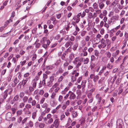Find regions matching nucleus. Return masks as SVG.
<instances>
[{
  "label": "nucleus",
  "instance_id": "1",
  "mask_svg": "<svg viewBox=\"0 0 128 128\" xmlns=\"http://www.w3.org/2000/svg\"><path fill=\"white\" fill-rule=\"evenodd\" d=\"M43 42L42 43L44 44H43L42 46L45 48H46L48 46L50 43V41L49 40H47V38L45 37H43L42 38Z\"/></svg>",
  "mask_w": 128,
  "mask_h": 128
},
{
  "label": "nucleus",
  "instance_id": "2",
  "mask_svg": "<svg viewBox=\"0 0 128 128\" xmlns=\"http://www.w3.org/2000/svg\"><path fill=\"white\" fill-rule=\"evenodd\" d=\"M68 93L70 94L69 99L70 100L74 99L76 98V95L71 91H69Z\"/></svg>",
  "mask_w": 128,
  "mask_h": 128
},
{
  "label": "nucleus",
  "instance_id": "3",
  "mask_svg": "<svg viewBox=\"0 0 128 128\" xmlns=\"http://www.w3.org/2000/svg\"><path fill=\"white\" fill-rule=\"evenodd\" d=\"M12 114L10 112H8L6 116V119L8 120H10L12 117Z\"/></svg>",
  "mask_w": 128,
  "mask_h": 128
},
{
  "label": "nucleus",
  "instance_id": "4",
  "mask_svg": "<svg viewBox=\"0 0 128 128\" xmlns=\"http://www.w3.org/2000/svg\"><path fill=\"white\" fill-rule=\"evenodd\" d=\"M100 42L102 46V48H104L106 47V41L103 38H102Z\"/></svg>",
  "mask_w": 128,
  "mask_h": 128
},
{
  "label": "nucleus",
  "instance_id": "5",
  "mask_svg": "<svg viewBox=\"0 0 128 128\" xmlns=\"http://www.w3.org/2000/svg\"><path fill=\"white\" fill-rule=\"evenodd\" d=\"M38 79V76H36L35 78L33 80L34 81V83L32 84V86L33 87H35L36 86V81Z\"/></svg>",
  "mask_w": 128,
  "mask_h": 128
},
{
  "label": "nucleus",
  "instance_id": "6",
  "mask_svg": "<svg viewBox=\"0 0 128 128\" xmlns=\"http://www.w3.org/2000/svg\"><path fill=\"white\" fill-rule=\"evenodd\" d=\"M54 124L55 128H57L59 124V123L57 119L54 122Z\"/></svg>",
  "mask_w": 128,
  "mask_h": 128
},
{
  "label": "nucleus",
  "instance_id": "7",
  "mask_svg": "<svg viewBox=\"0 0 128 128\" xmlns=\"http://www.w3.org/2000/svg\"><path fill=\"white\" fill-rule=\"evenodd\" d=\"M124 120L125 123L128 125V114L126 115L125 116Z\"/></svg>",
  "mask_w": 128,
  "mask_h": 128
},
{
  "label": "nucleus",
  "instance_id": "8",
  "mask_svg": "<svg viewBox=\"0 0 128 128\" xmlns=\"http://www.w3.org/2000/svg\"><path fill=\"white\" fill-rule=\"evenodd\" d=\"M19 82V80L18 79L17 77H15L14 80V82L15 86H16L17 84Z\"/></svg>",
  "mask_w": 128,
  "mask_h": 128
},
{
  "label": "nucleus",
  "instance_id": "9",
  "mask_svg": "<svg viewBox=\"0 0 128 128\" xmlns=\"http://www.w3.org/2000/svg\"><path fill=\"white\" fill-rule=\"evenodd\" d=\"M105 41L106 45H107L108 46H109L111 44L110 40L108 39H107Z\"/></svg>",
  "mask_w": 128,
  "mask_h": 128
},
{
  "label": "nucleus",
  "instance_id": "10",
  "mask_svg": "<svg viewBox=\"0 0 128 128\" xmlns=\"http://www.w3.org/2000/svg\"><path fill=\"white\" fill-rule=\"evenodd\" d=\"M74 57V54L73 53H71L70 55L69 56V58L70 59L69 60V61L70 60V62H71L72 60L73 59V58Z\"/></svg>",
  "mask_w": 128,
  "mask_h": 128
},
{
  "label": "nucleus",
  "instance_id": "11",
  "mask_svg": "<svg viewBox=\"0 0 128 128\" xmlns=\"http://www.w3.org/2000/svg\"><path fill=\"white\" fill-rule=\"evenodd\" d=\"M128 93V88H126L125 90L122 92V96H124Z\"/></svg>",
  "mask_w": 128,
  "mask_h": 128
},
{
  "label": "nucleus",
  "instance_id": "12",
  "mask_svg": "<svg viewBox=\"0 0 128 128\" xmlns=\"http://www.w3.org/2000/svg\"><path fill=\"white\" fill-rule=\"evenodd\" d=\"M50 104L52 106H54L56 104L55 101L54 100H51L50 102Z\"/></svg>",
  "mask_w": 128,
  "mask_h": 128
},
{
  "label": "nucleus",
  "instance_id": "13",
  "mask_svg": "<svg viewBox=\"0 0 128 128\" xmlns=\"http://www.w3.org/2000/svg\"><path fill=\"white\" fill-rule=\"evenodd\" d=\"M124 124L123 120L120 119H118L116 121V124Z\"/></svg>",
  "mask_w": 128,
  "mask_h": 128
},
{
  "label": "nucleus",
  "instance_id": "14",
  "mask_svg": "<svg viewBox=\"0 0 128 128\" xmlns=\"http://www.w3.org/2000/svg\"><path fill=\"white\" fill-rule=\"evenodd\" d=\"M124 126V124H116V128H122Z\"/></svg>",
  "mask_w": 128,
  "mask_h": 128
},
{
  "label": "nucleus",
  "instance_id": "15",
  "mask_svg": "<svg viewBox=\"0 0 128 128\" xmlns=\"http://www.w3.org/2000/svg\"><path fill=\"white\" fill-rule=\"evenodd\" d=\"M86 33V31L85 30L82 31L80 32V35L82 36H84Z\"/></svg>",
  "mask_w": 128,
  "mask_h": 128
},
{
  "label": "nucleus",
  "instance_id": "16",
  "mask_svg": "<svg viewBox=\"0 0 128 128\" xmlns=\"http://www.w3.org/2000/svg\"><path fill=\"white\" fill-rule=\"evenodd\" d=\"M19 98V96L18 95L16 96L13 98L14 100L16 102L18 100Z\"/></svg>",
  "mask_w": 128,
  "mask_h": 128
},
{
  "label": "nucleus",
  "instance_id": "17",
  "mask_svg": "<svg viewBox=\"0 0 128 128\" xmlns=\"http://www.w3.org/2000/svg\"><path fill=\"white\" fill-rule=\"evenodd\" d=\"M117 78V76L116 75H115L114 77V78L113 79V80L111 82V83L112 84V85L114 83V82L115 81V80Z\"/></svg>",
  "mask_w": 128,
  "mask_h": 128
},
{
  "label": "nucleus",
  "instance_id": "18",
  "mask_svg": "<svg viewBox=\"0 0 128 128\" xmlns=\"http://www.w3.org/2000/svg\"><path fill=\"white\" fill-rule=\"evenodd\" d=\"M99 78V76L96 75L95 76V77L94 78L93 80V81L94 82H96L97 81V80Z\"/></svg>",
  "mask_w": 128,
  "mask_h": 128
},
{
  "label": "nucleus",
  "instance_id": "19",
  "mask_svg": "<svg viewBox=\"0 0 128 128\" xmlns=\"http://www.w3.org/2000/svg\"><path fill=\"white\" fill-rule=\"evenodd\" d=\"M22 110H20L17 111L16 114L17 115L19 116L22 114Z\"/></svg>",
  "mask_w": 128,
  "mask_h": 128
},
{
  "label": "nucleus",
  "instance_id": "20",
  "mask_svg": "<svg viewBox=\"0 0 128 128\" xmlns=\"http://www.w3.org/2000/svg\"><path fill=\"white\" fill-rule=\"evenodd\" d=\"M78 44L77 43H76L73 46L72 49L74 50H76L78 46Z\"/></svg>",
  "mask_w": 128,
  "mask_h": 128
},
{
  "label": "nucleus",
  "instance_id": "21",
  "mask_svg": "<svg viewBox=\"0 0 128 128\" xmlns=\"http://www.w3.org/2000/svg\"><path fill=\"white\" fill-rule=\"evenodd\" d=\"M118 15L117 16H112V18H111V19L112 20H117L118 19Z\"/></svg>",
  "mask_w": 128,
  "mask_h": 128
},
{
  "label": "nucleus",
  "instance_id": "22",
  "mask_svg": "<svg viewBox=\"0 0 128 128\" xmlns=\"http://www.w3.org/2000/svg\"><path fill=\"white\" fill-rule=\"evenodd\" d=\"M113 66V65H111L110 63H108L107 65V68H108L111 69L112 68Z\"/></svg>",
  "mask_w": 128,
  "mask_h": 128
},
{
  "label": "nucleus",
  "instance_id": "23",
  "mask_svg": "<svg viewBox=\"0 0 128 128\" xmlns=\"http://www.w3.org/2000/svg\"><path fill=\"white\" fill-rule=\"evenodd\" d=\"M121 81L120 79V78H118L117 79L116 81V84L118 85L119 84Z\"/></svg>",
  "mask_w": 128,
  "mask_h": 128
},
{
  "label": "nucleus",
  "instance_id": "24",
  "mask_svg": "<svg viewBox=\"0 0 128 128\" xmlns=\"http://www.w3.org/2000/svg\"><path fill=\"white\" fill-rule=\"evenodd\" d=\"M84 64H87L89 62V59L88 58H86L84 60Z\"/></svg>",
  "mask_w": 128,
  "mask_h": 128
},
{
  "label": "nucleus",
  "instance_id": "25",
  "mask_svg": "<svg viewBox=\"0 0 128 128\" xmlns=\"http://www.w3.org/2000/svg\"><path fill=\"white\" fill-rule=\"evenodd\" d=\"M93 6L94 8V9H96L98 7V5L96 2L94 3L93 4Z\"/></svg>",
  "mask_w": 128,
  "mask_h": 128
},
{
  "label": "nucleus",
  "instance_id": "26",
  "mask_svg": "<svg viewBox=\"0 0 128 128\" xmlns=\"http://www.w3.org/2000/svg\"><path fill=\"white\" fill-rule=\"evenodd\" d=\"M91 64L90 66V67L91 69V70H92L94 68L95 66V64H94L92 62H91Z\"/></svg>",
  "mask_w": 128,
  "mask_h": 128
},
{
  "label": "nucleus",
  "instance_id": "27",
  "mask_svg": "<svg viewBox=\"0 0 128 128\" xmlns=\"http://www.w3.org/2000/svg\"><path fill=\"white\" fill-rule=\"evenodd\" d=\"M123 89L121 88L120 87L119 88L118 94H120L122 92H123Z\"/></svg>",
  "mask_w": 128,
  "mask_h": 128
},
{
  "label": "nucleus",
  "instance_id": "28",
  "mask_svg": "<svg viewBox=\"0 0 128 128\" xmlns=\"http://www.w3.org/2000/svg\"><path fill=\"white\" fill-rule=\"evenodd\" d=\"M88 17L90 19H91L93 17L92 14L91 12H89L88 14Z\"/></svg>",
  "mask_w": 128,
  "mask_h": 128
},
{
  "label": "nucleus",
  "instance_id": "29",
  "mask_svg": "<svg viewBox=\"0 0 128 128\" xmlns=\"http://www.w3.org/2000/svg\"><path fill=\"white\" fill-rule=\"evenodd\" d=\"M12 62L14 64H15V65L16 64V58L13 57L12 60Z\"/></svg>",
  "mask_w": 128,
  "mask_h": 128
},
{
  "label": "nucleus",
  "instance_id": "30",
  "mask_svg": "<svg viewBox=\"0 0 128 128\" xmlns=\"http://www.w3.org/2000/svg\"><path fill=\"white\" fill-rule=\"evenodd\" d=\"M16 108H11V110L12 111V114H14L16 110Z\"/></svg>",
  "mask_w": 128,
  "mask_h": 128
},
{
  "label": "nucleus",
  "instance_id": "31",
  "mask_svg": "<svg viewBox=\"0 0 128 128\" xmlns=\"http://www.w3.org/2000/svg\"><path fill=\"white\" fill-rule=\"evenodd\" d=\"M61 62V60L60 59L57 60L55 64V65L58 66Z\"/></svg>",
  "mask_w": 128,
  "mask_h": 128
},
{
  "label": "nucleus",
  "instance_id": "32",
  "mask_svg": "<svg viewBox=\"0 0 128 128\" xmlns=\"http://www.w3.org/2000/svg\"><path fill=\"white\" fill-rule=\"evenodd\" d=\"M72 115L73 118H75L77 116V113L76 112H74L72 113Z\"/></svg>",
  "mask_w": 128,
  "mask_h": 128
},
{
  "label": "nucleus",
  "instance_id": "33",
  "mask_svg": "<svg viewBox=\"0 0 128 128\" xmlns=\"http://www.w3.org/2000/svg\"><path fill=\"white\" fill-rule=\"evenodd\" d=\"M41 81H40V85H41L42 86V84L44 86L45 84H46V82H45V79L43 80L42 82V84H41Z\"/></svg>",
  "mask_w": 128,
  "mask_h": 128
},
{
  "label": "nucleus",
  "instance_id": "34",
  "mask_svg": "<svg viewBox=\"0 0 128 128\" xmlns=\"http://www.w3.org/2000/svg\"><path fill=\"white\" fill-rule=\"evenodd\" d=\"M24 92H20L19 94V96L20 98H22L24 96Z\"/></svg>",
  "mask_w": 128,
  "mask_h": 128
},
{
  "label": "nucleus",
  "instance_id": "35",
  "mask_svg": "<svg viewBox=\"0 0 128 128\" xmlns=\"http://www.w3.org/2000/svg\"><path fill=\"white\" fill-rule=\"evenodd\" d=\"M25 53V51L21 50L20 52V54L21 55H23Z\"/></svg>",
  "mask_w": 128,
  "mask_h": 128
},
{
  "label": "nucleus",
  "instance_id": "36",
  "mask_svg": "<svg viewBox=\"0 0 128 128\" xmlns=\"http://www.w3.org/2000/svg\"><path fill=\"white\" fill-rule=\"evenodd\" d=\"M6 71V69L2 70L1 72V75H4L5 74Z\"/></svg>",
  "mask_w": 128,
  "mask_h": 128
},
{
  "label": "nucleus",
  "instance_id": "37",
  "mask_svg": "<svg viewBox=\"0 0 128 128\" xmlns=\"http://www.w3.org/2000/svg\"><path fill=\"white\" fill-rule=\"evenodd\" d=\"M47 84L48 86L50 87L52 85V82L51 81H49L47 83Z\"/></svg>",
  "mask_w": 128,
  "mask_h": 128
},
{
  "label": "nucleus",
  "instance_id": "38",
  "mask_svg": "<svg viewBox=\"0 0 128 128\" xmlns=\"http://www.w3.org/2000/svg\"><path fill=\"white\" fill-rule=\"evenodd\" d=\"M14 55L13 54H12L10 55L9 56L7 60H8L10 61L13 57V56Z\"/></svg>",
  "mask_w": 128,
  "mask_h": 128
},
{
  "label": "nucleus",
  "instance_id": "39",
  "mask_svg": "<svg viewBox=\"0 0 128 128\" xmlns=\"http://www.w3.org/2000/svg\"><path fill=\"white\" fill-rule=\"evenodd\" d=\"M15 16V12H13L11 14V16L10 17V18H13Z\"/></svg>",
  "mask_w": 128,
  "mask_h": 128
},
{
  "label": "nucleus",
  "instance_id": "40",
  "mask_svg": "<svg viewBox=\"0 0 128 128\" xmlns=\"http://www.w3.org/2000/svg\"><path fill=\"white\" fill-rule=\"evenodd\" d=\"M48 106V105L47 103H45L42 106V107L43 108H46Z\"/></svg>",
  "mask_w": 128,
  "mask_h": 128
},
{
  "label": "nucleus",
  "instance_id": "41",
  "mask_svg": "<svg viewBox=\"0 0 128 128\" xmlns=\"http://www.w3.org/2000/svg\"><path fill=\"white\" fill-rule=\"evenodd\" d=\"M27 82V80H23L22 81V86H24L25 84H26V82Z\"/></svg>",
  "mask_w": 128,
  "mask_h": 128
},
{
  "label": "nucleus",
  "instance_id": "42",
  "mask_svg": "<svg viewBox=\"0 0 128 128\" xmlns=\"http://www.w3.org/2000/svg\"><path fill=\"white\" fill-rule=\"evenodd\" d=\"M112 124H111L110 123H108L107 125H106L105 126V127L106 128H110V126H112Z\"/></svg>",
  "mask_w": 128,
  "mask_h": 128
},
{
  "label": "nucleus",
  "instance_id": "43",
  "mask_svg": "<svg viewBox=\"0 0 128 128\" xmlns=\"http://www.w3.org/2000/svg\"><path fill=\"white\" fill-rule=\"evenodd\" d=\"M28 98L27 96H25L23 98V100L24 102H26L28 100Z\"/></svg>",
  "mask_w": 128,
  "mask_h": 128
},
{
  "label": "nucleus",
  "instance_id": "44",
  "mask_svg": "<svg viewBox=\"0 0 128 128\" xmlns=\"http://www.w3.org/2000/svg\"><path fill=\"white\" fill-rule=\"evenodd\" d=\"M94 55L96 56H98L99 54V52L97 50H94Z\"/></svg>",
  "mask_w": 128,
  "mask_h": 128
},
{
  "label": "nucleus",
  "instance_id": "45",
  "mask_svg": "<svg viewBox=\"0 0 128 128\" xmlns=\"http://www.w3.org/2000/svg\"><path fill=\"white\" fill-rule=\"evenodd\" d=\"M10 23V22H9V21L8 20H7L6 22H5V24H4V26L5 27H6L7 26H8V24Z\"/></svg>",
  "mask_w": 128,
  "mask_h": 128
},
{
  "label": "nucleus",
  "instance_id": "46",
  "mask_svg": "<svg viewBox=\"0 0 128 128\" xmlns=\"http://www.w3.org/2000/svg\"><path fill=\"white\" fill-rule=\"evenodd\" d=\"M106 54H107V56L108 58H110L111 56V53H110L109 52H108L106 53Z\"/></svg>",
  "mask_w": 128,
  "mask_h": 128
},
{
  "label": "nucleus",
  "instance_id": "47",
  "mask_svg": "<svg viewBox=\"0 0 128 128\" xmlns=\"http://www.w3.org/2000/svg\"><path fill=\"white\" fill-rule=\"evenodd\" d=\"M96 59V57L93 55L92 56H91V61H94Z\"/></svg>",
  "mask_w": 128,
  "mask_h": 128
},
{
  "label": "nucleus",
  "instance_id": "48",
  "mask_svg": "<svg viewBox=\"0 0 128 128\" xmlns=\"http://www.w3.org/2000/svg\"><path fill=\"white\" fill-rule=\"evenodd\" d=\"M66 53H64L62 55L61 57L62 59L63 60H64L65 58V56L66 55Z\"/></svg>",
  "mask_w": 128,
  "mask_h": 128
},
{
  "label": "nucleus",
  "instance_id": "49",
  "mask_svg": "<svg viewBox=\"0 0 128 128\" xmlns=\"http://www.w3.org/2000/svg\"><path fill=\"white\" fill-rule=\"evenodd\" d=\"M76 80V78L75 76H72V81L74 82Z\"/></svg>",
  "mask_w": 128,
  "mask_h": 128
},
{
  "label": "nucleus",
  "instance_id": "50",
  "mask_svg": "<svg viewBox=\"0 0 128 128\" xmlns=\"http://www.w3.org/2000/svg\"><path fill=\"white\" fill-rule=\"evenodd\" d=\"M45 124L42 123H40V124L39 126L40 128H43Z\"/></svg>",
  "mask_w": 128,
  "mask_h": 128
},
{
  "label": "nucleus",
  "instance_id": "51",
  "mask_svg": "<svg viewBox=\"0 0 128 128\" xmlns=\"http://www.w3.org/2000/svg\"><path fill=\"white\" fill-rule=\"evenodd\" d=\"M103 14L104 16H105L107 14V12L106 10H104L103 12Z\"/></svg>",
  "mask_w": 128,
  "mask_h": 128
},
{
  "label": "nucleus",
  "instance_id": "52",
  "mask_svg": "<svg viewBox=\"0 0 128 128\" xmlns=\"http://www.w3.org/2000/svg\"><path fill=\"white\" fill-rule=\"evenodd\" d=\"M25 107L28 109H29L31 108V106L30 104H27L26 106Z\"/></svg>",
  "mask_w": 128,
  "mask_h": 128
},
{
  "label": "nucleus",
  "instance_id": "53",
  "mask_svg": "<svg viewBox=\"0 0 128 128\" xmlns=\"http://www.w3.org/2000/svg\"><path fill=\"white\" fill-rule=\"evenodd\" d=\"M104 30L103 28H102L101 29L100 32V33L102 34L103 35L104 33Z\"/></svg>",
  "mask_w": 128,
  "mask_h": 128
},
{
  "label": "nucleus",
  "instance_id": "54",
  "mask_svg": "<svg viewBox=\"0 0 128 128\" xmlns=\"http://www.w3.org/2000/svg\"><path fill=\"white\" fill-rule=\"evenodd\" d=\"M26 60H24L22 62H20L21 65L22 66H23L24 64L26 63Z\"/></svg>",
  "mask_w": 128,
  "mask_h": 128
},
{
  "label": "nucleus",
  "instance_id": "55",
  "mask_svg": "<svg viewBox=\"0 0 128 128\" xmlns=\"http://www.w3.org/2000/svg\"><path fill=\"white\" fill-rule=\"evenodd\" d=\"M28 118L26 117L22 121V124H24L25 122L27 120Z\"/></svg>",
  "mask_w": 128,
  "mask_h": 128
},
{
  "label": "nucleus",
  "instance_id": "56",
  "mask_svg": "<svg viewBox=\"0 0 128 128\" xmlns=\"http://www.w3.org/2000/svg\"><path fill=\"white\" fill-rule=\"evenodd\" d=\"M74 37L73 36H71L70 38V40L72 41H74Z\"/></svg>",
  "mask_w": 128,
  "mask_h": 128
},
{
  "label": "nucleus",
  "instance_id": "57",
  "mask_svg": "<svg viewBox=\"0 0 128 128\" xmlns=\"http://www.w3.org/2000/svg\"><path fill=\"white\" fill-rule=\"evenodd\" d=\"M90 37L89 36H87L85 38V41L86 42L88 41L90 39Z\"/></svg>",
  "mask_w": 128,
  "mask_h": 128
},
{
  "label": "nucleus",
  "instance_id": "58",
  "mask_svg": "<svg viewBox=\"0 0 128 128\" xmlns=\"http://www.w3.org/2000/svg\"><path fill=\"white\" fill-rule=\"evenodd\" d=\"M11 108V106L10 105H6V110L10 109Z\"/></svg>",
  "mask_w": 128,
  "mask_h": 128
},
{
  "label": "nucleus",
  "instance_id": "59",
  "mask_svg": "<svg viewBox=\"0 0 128 128\" xmlns=\"http://www.w3.org/2000/svg\"><path fill=\"white\" fill-rule=\"evenodd\" d=\"M36 112L32 113V118L34 119L36 116Z\"/></svg>",
  "mask_w": 128,
  "mask_h": 128
},
{
  "label": "nucleus",
  "instance_id": "60",
  "mask_svg": "<svg viewBox=\"0 0 128 128\" xmlns=\"http://www.w3.org/2000/svg\"><path fill=\"white\" fill-rule=\"evenodd\" d=\"M50 108L47 107L46 108V110H45L46 112V113H48L50 111Z\"/></svg>",
  "mask_w": 128,
  "mask_h": 128
},
{
  "label": "nucleus",
  "instance_id": "61",
  "mask_svg": "<svg viewBox=\"0 0 128 128\" xmlns=\"http://www.w3.org/2000/svg\"><path fill=\"white\" fill-rule=\"evenodd\" d=\"M65 115L64 114H62V115H61V117H60V120H63V119L65 118Z\"/></svg>",
  "mask_w": 128,
  "mask_h": 128
},
{
  "label": "nucleus",
  "instance_id": "62",
  "mask_svg": "<svg viewBox=\"0 0 128 128\" xmlns=\"http://www.w3.org/2000/svg\"><path fill=\"white\" fill-rule=\"evenodd\" d=\"M82 79V77L81 76L80 77L78 78L77 80V82L78 83H79L81 81V80Z\"/></svg>",
  "mask_w": 128,
  "mask_h": 128
},
{
  "label": "nucleus",
  "instance_id": "63",
  "mask_svg": "<svg viewBox=\"0 0 128 128\" xmlns=\"http://www.w3.org/2000/svg\"><path fill=\"white\" fill-rule=\"evenodd\" d=\"M63 78V77L62 76H61L58 79V82H61Z\"/></svg>",
  "mask_w": 128,
  "mask_h": 128
},
{
  "label": "nucleus",
  "instance_id": "64",
  "mask_svg": "<svg viewBox=\"0 0 128 128\" xmlns=\"http://www.w3.org/2000/svg\"><path fill=\"white\" fill-rule=\"evenodd\" d=\"M70 45L69 43L68 42H67L65 44V46L66 48H67Z\"/></svg>",
  "mask_w": 128,
  "mask_h": 128
}]
</instances>
